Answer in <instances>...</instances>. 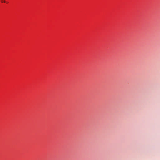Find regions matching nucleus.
Wrapping results in <instances>:
<instances>
[{
    "label": "nucleus",
    "mask_w": 160,
    "mask_h": 160,
    "mask_svg": "<svg viewBox=\"0 0 160 160\" xmlns=\"http://www.w3.org/2000/svg\"><path fill=\"white\" fill-rule=\"evenodd\" d=\"M5 2V1L4 0H3V1L2 0V1H1V2Z\"/></svg>",
    "instance_id": "obj_1"
}]
</instances>
